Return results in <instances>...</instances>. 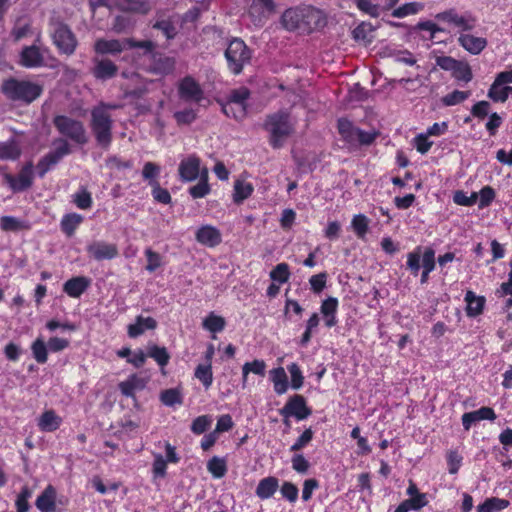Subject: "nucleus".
<instances>
[{
  "label": "nucleus",
  "mask_w": 512,
  "mask_h": 512,
  "mask_svg": "<svg viewBox=\"0 0 512 512\" xmlns=\"http://www.w3.org/2000/svg\"><path fill=\"white\" fill-rule=\"evenodd\" d=\"M198 179L199 182L189 188V194L193 199L203 198L211 191L208 183V169H204L201 177Z\"/></svg>",
  "instance_id": "nucleus-34"
},
{
  "label": "nucleus",
  "mask_w": 512,
  "mask_h": 512,
  "mask_svg": "<svg viewBox=\"0 0 512 512\" xmlns=\"http://www.w3.org/2000/svg\"><path fill=\"white\" fill-rule=\"evenodd\" d=\"M464 301L466 303V315L471 318H475L482 314L486 299L484 296L477 295L471 290H468L465 294Z\"/></svg>",
  "instance_id": "nucleus-24"
},
{
  "label": "nucleus",
  "mask_w": 512,
  "mask_h": 512,
  "mask_svg": "<svg viewBox=\"0 0 512 512\" xmlns=\"http://www.w3.org/2000/svg\"><path fill=\"white\" fill-rule=\"evenodd\" d=\"M254 191V186L251 182L245 179H237L234 182L233 201L236 204L242 203L249 198Z\"/></svg>",
  "instance_id": "nucleus-31"
},
{
  "label": "nucleus",
  "mask_w": 512,
  "mask_h": 512,
  "mask_svg": "<svg viewBox=\"0 0 512 512\" xmlns=\"http://www.w3.org/2000/svg\"><path fill=\"white\" fill-rule=\"evenodd\" d=\"M424 9V4L421 2H408L392 11V16L395 18H405L410 15H415Z\"/></svg>",
  "instance_id": "nucleus-39"
},
{
  "label": "nucleus",
  "mask_w": 512,
  "mask_h": 512,
  "mask_svg": "<svg viewBox=\"0 0 512 512\" xmlns=\"http://www.w3.org/2000/svg\"><path fill=\"white\" fill-rule=\"evenodd\" d=\"M282 414L285 416H293L298 420H303L311 414V410L307 407L303 396L294 395L284 406Z\"/></svg>",
  "instance_id": "nucleus-18"
},
{
  "label": "nucleus",
  "mask_w": 512,
  "mask_h": 512,
  "mask_svg": "<svg viewBox=\"0 0 512 512\" xmlns=\"http://www.w3.org/2000/svg\"><path fill=\"white\" fill-rule=\"evenodd\" d=\"M117 107L115 104L101 102L91 110V129L97 143L104 148H107L112 140V119L108 109H116Z\"/></svg>",
  "instance_id": "nucleus-3"
},
{
  "label": "nucleus",
  "mask_w": 512,
  "mask_h": 512,
  "mask_svg": "<svg viewBox=\"0 0 512 512\" xmlns=\"http://www.w3.org/2000/svg\"><path fill=\"white\" fill-rule=\"evenodd\" d=\"M160 400L166 406H174L182 404L183 396L179 388H171L160 393Z\"/></svg>",
  "instance_id": "nucleus-49"
},
{
  "label": "nucleus",
  "mask_w": 512,
  "mask_h": 512,
  "mask_svg": "<svg viewBox=\"0 0 512 512\" xmlns=\"http://www.w3.org/2000/svg\"><path fill=\"white\" fill-rule=\"evenodd\" d=\"M225 325V319L214 312H210L202 321V327L213 334L222 332Z\"/></svg>",
  "instance_id": "nucleus-35"
},
{
  "label": "nucleus",
  "mask_w": 512,
  "mask_h": 512,
  "mask_svg": "<svg viewBox=\"0 0 512 512\" xmlns=\"http://www.w3.org/2000/svg\"><path fill=\"white\" fill-rule=\"evenodd\" d=\"M147 356L153 358L159 366L165 367L170 359V355L165 347L152 345L148 347Z\"/></svg>",
  "instance_id": "nucleus-50"
},
{
  "label": "nucleus",
  "mask_w": 512,
  "mask_h": 512,
  "mask_svg": "<svg viewBox=\"0 0 512 512\" xmlns=\"http://www.w3.org/2000/svg\"><path fill=\"white\" fill-rule=\"evenodd\" d=\"M280 492L283 498L293 503L298 498L299 490L295 484L285 481L280 488Z\"/></svg>",
  "instance_id": "nucleus-62"
},
{
  "label": "nucleus",
  "mask_w": 512,
  "mask_h": 512,
  "mask_svg": "<svg viewBox=\"0 0 512 512\" xmlns=\"http://www.w3.org/2000/svg\"><path fill=\"white\" fill-rule=\"evenodd\" d=\"M117 70V66L109 59H94L92 73L96 79H111L116 75Z\"/></svg>",
  "instance_id": "nucleus-26"
},
{
  "label": "nucleus",
  "mask_w": 512,
  "mask_h": 512,
  "mask_svg": "<svg viewBox=\"0 0 512 512\" xmlns=\"http://www.w3.org/2000/svg\"><path fill=\"white\" fill-rule=\"evenodd\" d=\"M509 506L510 502L507 499L489 497L477 506L476 512H501Z\"/></svg>",
  "instance_id": "nucleus-32"
},
{
  "label": "nucleus",
  "mask_w": 512,
  "mask_h": 512,
  "mask_svg": "<svg viewBox=\"0 0 512 512\" xmlns=\"http://www.w3.org/2000/svg\"><path fill=\"white\" fill-rule=\"evenodd\" d=\"M509 84H512V70L497 73L488 89L487 97L494 103H505Z\"/></svg>",
  "instance_id": "nucleus-13"
},
{
  "label": "nucleus",
  "mask_w": 512,
  "mask_h": 512,
  "mask_svg": "<svg viewBox=\"0 0 512 512\" xmlns=\"http://www.w3.org/2000/svg\"><path fill=\"white\" fill-rule=\"evenodd\" d=\"M145 256L147 258V271L154 272L162 266V256L159 253L153 251L151 248H147L145 250Z\"/></svg>",
  "instance_id": "nucleus-60"
},
{
  "label": "nucleus",
  "mask_w": 512,
  "mask_h": 512,
  "mask_svg": "<svg viewBox=\"0 0 512 512\" xmlns=\"http://www.w3.org/2000/svg\"><path fill=\"white\" fill-rule=\"evenodd\" d=\"M435 19L447 24L449 27L457 28L463 32L471 31L476 26V19L470 13H459L455 9H449L436 14Z\"/></svg>",
  "instance_id": "nucleus-10"
},
{
  "label": "nucleus",
  "mask_w": 512,
  "mask_h": 512,
  "mask_svg": "<svg viewBox=\"0 0 512 512\" xmlns=\"http://www.w3.org/2000/svg\"><path fill=\"white\" fill-rule=\"evenodd\" d=\"M4 179L13 191H23L29 188L33 179V165L26 164L17 176L5 174Z\"/></svg>",
  "instance_id": "nucleus-16"
},
{
  "label": "nucleus",
  "mask_w": 512,
  "mask_h": 512,
  "mask_svg": "<svg viewBox=\"0 0 512 512\" xmlns=\"http://www.w3.org/2000/svg\"><path fill=\"white\" fill-rule=\"evenodd\" d=\"M146 380L137 375H132L125 381L119 383L121 393L127 397H133L137 391L145 388Z\"/></svg>",
  "instance_id": "nucleus-30"
},
{
  "label": "nucleus",
  "mask_w": 512,
  "mask_h": 512,
  "mask_svg": "<svg viewBox=\"0 0 512 512\" xmlns=\"http://www.w3.org/2000/svg\"><path fill=\"white\" fill-rule=\"evenodd\" d=\"M265 127L270 133L271 145L279 148L293 132L294 122L287 113L279 112L268 117Z\"/></svg>",
  "instance_id": "nucleus-4"
},
{
  "label": "nucleus",
  "mask_w": 512,
  "mask_h": 512,
  "mask_svg": "<svg viewBox=\"0 0 512 512\" xmlns=\"http://www.w3.org/2000/svg\"><path fill=\"white\" fill-rule=\"evenodd\" d=\"M54 125L60 134L72 141L78 144L87 142L86 131L82 122L68 116L59 115L54 118Z\"/></svg>",
  "instance_id": "nucleus-9"
},
{
  "label": "nucleus",
  "mask_w": 512,
  "mask_h": 512,
  "mask_svg": "<svg viewBox=\"0 0 512 512\" xmlns=\"http://www.w3.org/2000/svg\"><path fill=\"white\" fill-rule=\"evenodd\" d=\"M178 95L180 99L191 103H199L204 99L203 89L191 76H186L179 81Z\"/></svg>",
  "instance_id": "nucleus-14"
},
{
  "label": "nucleus",
  "mask_w": 512,
  "mask_h": 512,
  "mask_svg": "<svg viewBox=\"0 0 512 512\" xmlns=\"http://www.w3.org/2000/svg\"><path fill=\"white\" fill-rule=\"evenodd\" d=\"M422 255L423 251L421 246L416 247L412 252L407 254V268L415 276L418 275L420 271V261L422 262Z\"/></svg>",
  "instance_id": "nucleus-51"
},
{
  "label": "nucleus",
  "mask_w": 512,
  "mask_h": 512,
  "mask_svg": "<svg viewBox=\"0 0 512 512\" xmlns=\"http://www.w3.org/2000/svg\"><path fill=\"white\" fill-rule=\"evenodd\" d=\"M279 488V480L274 476L261 479L256 487V495L262 500L271 498Z\"/></svg>",
  "instance_id": "nucleus-29"
},
{
  "label": "nucleus",
  "mask_w": 512,
  "mask_h": 512,
  "mask_svg": "<svg viewBox=\"0 0 512 512\" xmlns=\"http://www.w3.org/2000/svg\"><path fill=\"white\" fill-rule=\"evenodd\" d=\"M413 145L421 154H426L432 147L433 142L429 140V136L424 132L415 136Z\"/></svg>",
  "instance_id": "nucleus-61"
},
{
  "label": "nucleus",
  "mask_w": 512,
  "mask_h": 512,
  "mask_svg": "<svg viewBox=\"0 0 512 512\" xmlns=\"http://www.w3.org/2000/svg\"><path fill=\"white\" fill-rule=\"evenodd\" d=\"M51 38L58 52L66 56L72 55L78 46L75 34L62 22L51 23Z\"/></svg>",
  "instance_id": "nucleus-7"
},
{
  "label": "nucleus",
  "mask_w": 512,
  "mask_h": 512,
  "mask_svg": "<svg viewBox=\"0 0 512 512\" xmlns=\"http://www.w3.org/2000/svg\"><path fill=\"white\" fill-rule=\"evenodd\" d=\"M91 280L84 276H77L67 280L63 285L64 292L72 297L79 298L90 286Z\"/></svg>",
  "instance_id": "nucleus-25"
},
{
  "label": "nucleus",
  "mask_w": 512,
  "mask_h": 512,
  "mask_svg": "<svg viewBox=\"0 0 512 512\" xmlns=\"http://www.w3.org/2000/svg\"><path fill=\"white\" fill-rule=\"evenodd\" d=\"M353 2L361 12L371 17H378L380 15L381 8L373 0H353Z\"/></svg>",
  "instance_id": "nucleus-55"
},
{
  "label": "nucleus",
  "mask_w": 512,
  "mask_h": 512,
  "mask_svg": "<svg viewBox=\"0 0 512 512\" xmlns=\"http://www.w3.org/2000/svg\"><path fill=\"white\" fill-rule=\"evenodd\" d=\"M268 377L277 395H283L289 390V381L286 370L282 366L269 370Z\"/></svg>",
  "instance_id": "nucleus-23"
},
{
  "label": "nucleus",
  "mask_w": 512,
  "mask_h": 512,
  "mask_svg": "<svg viewBox=\"0 0 512 512\" xmlns=\"http://www.w3.org/2000/svg\"><path fill=\"white\" fill-rule=\"evenodd\" d=\"M167 461L161 454H155L152 463V473L154 479L164 478L166 476Z\"/></svg>",
  "instance_id": "nucleus-59"
},
{
  "label": "nucleus",
  "mask_w": 512,
  "mask_h": 512,
  "mask_svg": "<svg viewBox=\"0 0 512 512\" xmlns=\"http://www.w3.org/2000/svg\"><path fill=\"white\" fill-rule=\"evenodd\" d=\"M287 370L291 379L289 388L293 390H299L303 386L305 380L300 366L297 363H291L287 366Z\"/></svg>",
  "instance_id": "nucleus-46"
},
{
  "label": "nucleus",
  "mask_w": 512,
  "mask_h": 512,
  "mask_svg": "<svg viewBox=\"0 0 512 512\" xmlns=\"http://www.w3.org/2000/svg\"><path fill=\"white\" fill-rule=\"evenodd\" d=\"M320 323V317L318 313L314 312L305 324V331L301 336L300 344L305 347L311 341L313 334L317 331V328Z\"/></svg>",
  "instance_id": "nucleus-40"
},
{
  "label": "nucleus",
  "mask_w": 512,
  "mask_h": 512,
  "mask_svg": "<svg viewBox=\"0 0 512 512\" xmlns=\"http://www.w3.org/2000/svg\"><path fill=\"white\" fill-rule=\"evenodd\" d=\"M212 424V417L209 415H202L195 418L191 425V431L194 434L200 435L204 433Z\"/></svg>",
  "instance_id": "nucleus-58"
},
{
  "label": "nucleus",
  "mask_w": 512,
  "mask_h": 512,
  "mask_svg": "<svg viewBox=\"0 0 512 512\" xmlns=\"http://www.w3.org/2000/svg\"><path fill=\"white\" fill-rule=\"evenodd\" d=\"M207 470L213 478L220 479L227 473V461L224 457L213 456L207 462Z\"/></svg>",
  "instance_id": "nucleus-38"
},
{
  "label": "nucleus",
  "mask_w": 512,
  "mask_h": 512,
  "mask_svg": "<svg viewBox=\"0 0 512 512\" xmlns=\"http://www.w3.org/2000/svg\"><path fill=\"white\" fill-rule=\"evenodd\" d=\"M28 227L29 226L25 221L17 219L16 217L13 216H3L0 218V228L6 232H16L23 229H27Z\"/></svg>",
  "instance_id": "nucleus-47"
},
{
  "label": "nucleus",
  "mask_w": 512,
  "mask_h": 512,
  "mask_svg": "<svg viewBox=\"0 0 512 512\" xmlns=\"http://www.w3.org/2000/svg\"><path fill=\"white\" fill-rule=\"evenodd\" d=\"M83 221V217L80 214L77 213H69L63 216L61 220V229L62 231L67 234L68 236H71L77 227L81 224Z\"/></svg>",
  "instance_id": "nucleus-44"
},
{
  "label": "nucleus",
  "mask_w": 512,
  "mask_h": 512,
  "mask_svg": "<svg viewBox=\"0 0 512 512\" xmlns=\"http://www.w3.org/2000/svg\"><path fill=\"white\" fill-rule=\"evenodd\" d=\"M40 41V35L36 39V43L30 46H25L19 55L18 63L25 68H37L42 66L54 67V64H49L47 60L56 62L52 57L49 50L45 47L39 46L37 43Z\"/></svg>",
  "instance_id": "nucleus-6"
},
{
  "label": "nucleus",
  "mask_w": 512,
  "mask_h": 512,
  "mask_svg": "<svg viewBox=\"0 0 512 512\" xmlns=\"http://www.w3.org/2000/svg\"><path fill=\"white\" fill-rule=\"evenodd\" d=\"M69 153V145L64 140L58 141L56 149L44 156L37 164V171L43 177L59 160Z\"/></svg>",
  "instance_id": "nucleus-15"
},
{
  "label": "nucleus",
  "mask_w": 512,
  "mask_h": 512,
  "mask_svg": "<svg viewBox=\"0 0 512 512\" xmlns=\"http://www.w3.org/2000/svg\"><path fill=\"white\" fill-rule=\"evenodd\" d=\"M21 150L15 140L0 142V159L15 160L20 156Z\"/></svg>",
  "instance_id": "nucleus-43"
},
{
  "label": "nucleus",
  "mask_w": 512,
  "mask_h": 512,
  "mask_svg": "<svg viewBox=\"0 0 512 512\" xmlns=\"http://www.w3.org/2000/svg\"><path fill=\"white\" fill-rule=\"evenodd\" d=\"M32 492L28 486H23L20 493L17 495L15 506L17 512H28L29 503L28 500L31 498Z\"/></svg>",
  "instance_id": "nucleus-56"
},
{
  "label": "nucleus",
  "mask_w": 512,
  "mask_h": 512,
  "mask_svg": "<svg viewBox=\"0 0 512 512\" xmlns=\"http://www.w3.org/2000/svg\"><path fill=\"white\" fill-rule=\"evenodd\" d=\"M270 278L278 284L286 283L290 278V270L287 263L277 264L270 272Z\"/></svg>",
  "instance_id": "nucleus-53"
},
{
  "label": "nucleus",
  "mask_w": 512,
  "mask_h": 512,
  "mask_svg": "<svg viewBox=\"0 0 512 512\" xmlns=\"http://www.w3.org/2000/svg\"><path fill=\"white\" fill-rule=\"evenodd\" d=\"M452 77L458 82L468 83L472 80L473 74L468 62L459 60L451 72Z\"/></svg>",
  "instance_id": "nucleus-42"
},
{
  "label": "nucleus",
  "mask_w": 512,
  "mask_h": 512,
  "mask_svg": "<svg viewBox=\"0 0 512 512\" xmlns=\"http://www.w3.org/2000/svg\"><path fill=\"white\" fill-rule=\"evenodd\" d=\"M47 346L42 338H37L31 345V351L34 359L39 364H44L48 360Z\"/></svg>",
  "instance_id": "nucleus-52"
},
{
  "label": "nucleus",
  "mask_w": 512,
  "mask_h": 512,
  "mask_svg": "<svg viewBox=\"0 0 512 512\" xmlns=\"http://www.w3.org/2000/svg\"><path fill=\"white\" fill-rule=\"evenodd\" d=\"M338 306L339 302L335 297H328L322 301L320 306V313L327 328H332L337 325Z\"/></svg>",
  "instance_id": "nucleus-21"
},
{
  "label": "nucleus",
  "mask_w": 512,
  "mask_h": 512,
  "mask_svg": "<svg viewBox=\"0 0 512 512\" xmlns=\"http://www.w3.org/2000/svg\"><path fill=\"white\" fill-rule=\"evenodd\" d=\"M225 57L230 70L234 74H239L243 66L249 62L251 55L244 41L235 38L230 41L225 51Z\"/></svg>",
  "instance_id": "nucleus-8"
},
{
  "label": "nucleus",
  "mask_w": 512,
  "mask_h": 512,
  "mask_svg": "<svg viewBox=\"0 0 512 512\" xmlns=\"http://www.w3.org/2000/svg\"><path fill=\"white\" fill-rule=\"evenodd\" d=\"M479 202H478V207L480 209H484V208H487L491 205V203L494 201L495 197H496V192L495 190L487 185V186H484L479 192Z\"/></svg>",
  "instance_id": "nucleus-57"
},
{
  "label": "nucleus",
  "mask_w": 512,
  "mask_h": 512,
  "mask_svg": "<svg viewBox=\"0 0 512 512\" xmlns=\"http://www.w3.org/2000/svg\"><path fill=\"white\" fill-rule=\"evenodd\" d=\"M57 491L53 485H47L42 493L37 497L35 506L40 512L56 511Z\"/></svg>",
  "instance_id": "nucleus-22"
},
{
  "label": "nucleus",
  "mask_w": 512,
  "mask_h": 512,
  "mask_svg": "<svg viewBox=\"0 0 512 512\" xmlns=\"http://www.w3.org/2000/svg\"><path fill=\"white\" fill-rule=\"evenodd\" d=\"M469 91L454 90L453 92L442 97L441 102L444 106L458 105L470 97Z\"/></svg>",
  "instance_id": "nucleus-54"
},
{
  "label": "nucleus",
  "mask_w": 512,
  "mask_h": 512,
  "mask_svg": "<svg viewBox=\"0 0 512 512\" xmlns=\"http://www.w3.org/2000/svg\"><path fill=\"white\" fill-rule=\"evenodd\" d=\"M200 157L195 154L183 156L178 167L179 178L183 182H192L201 177L205 166L201 165Z\"/></svg>",
  "instance_id": "nucleus-12"
},
{
  "label": "nucleus",
  "mask_w": 512,
  "mask_h": 512,
  "mask_svg": "<svg viewBox=\"0 0 512 512\" xmlns=\"http://www.w3.org/2000/svg\"><path fill=\"white\" fill-rule=\"evenodd\" d=\"M119 7L124 11L146 14L150 10L147 0H120Z\"/></svg>",
  "instance_id": "nucleus-45"
},
{
  "label": "nucleus",
  "mask_w": 512,
  "mask_h": 512,
  "mask_svg": "<svg viewBox=\"0 0 512 512\" xmlns=\"http://www.w3.org/2000/svg\"><path fill=\"white\" fill-rule=\"evenodd\" d=\"M249 13L251 15L265 16L275 11L274 0H249Z\"/></svg>",
  "instance_id": "nucleus-36"
},
{
  "label": "nucleus",
  "mask_w": 512,
  "mask_h": 512,
  "mask_svg": "<svg viewBox=\"0 0 512 512\" xmlns=\"http://www.w3.org/2000/svg\"><path fill=\"white\" fill-rule=\"evenodd\" d=\"M373 26L370 23H360L352 32L353 38L364 44H370L373 40Z\"/></svg>",
  "instance_id": "nucleus-41"
},
{
  "label": "nucleus",
  "mask_w": 512,
  "mask_h": 512,
  "mask_svg": "<svg viewBox=\"0 0 512 512\" xmlns=\"http://www.w3.org/2000/svg\"><path fill=\"white\" fill-rule=\"evenodd\" d=\"M253 373L258 376H265L266 363L261 359H254L251 362H246L242 366V386L245 387L248 379V375Z\"/></svg>",
  "instance_id": "nucleus-33"
},
{
  "label": "nucleus",
  "mask_w": 512,
  "mask_h": 512,
  "mask_svg": "<svg viewBox=\"0 0 512 512\" xmlns=\"http://www.w3.org/2000/svg\"><path fill=\"white\" fill-rule=\"evenodd\" d=\"M62 423V418L54 410L44 411L38 419V427L43 432H53Z\"/></svg>",
  "instance_id": "nucleus-28"
},
{
  "label": "nucleus",
  "mask_w": 512,
  "mask_h": 512,
  "mask_svg": "<svg viewBox=\"0 0 512 512\" xmlns=\"http://www.w3.org/2000/svg\"><path fill=\"white\" fill-rule=\"evenodd\" d=\"M458 43L464 50L472 55L480 54L487 46L486 38L475 36L468 33V31L459 35Z\"/></svg>",
  "instance_id": "nucleus-19"
},
{
  "label": "nucleus",
  "mask_w": 512,
  "mask_h": 512,
  "mask_svg": "<svg viewBox=\"0 0 512 512\" xmlns=\"http://www.w3.org/2000/svg\"><path fill=\"white\" fill-rule=\"evenodd\" d=\"M74 203L79 209H89L92 206L91 194L86 190L77 192L74 195Z\"/></svg>",
  "instance_id": "nucleus-63"
},
{
  "label": "nucleus",
  "mask_w": 512,
  "mask_h": 512,
  "mask_svg": "<svg viewBox=\"0 0 512 512\" xmlns=\"http://www.w3.org/2000/svg\"><path fill=\"white\" fill-rule=\"evenodd\" d=\"M157 326V322L152 317L138 316L134 323L129 324L127 333L130 338H136L147 330H153Z\"/></svg>",
  "instance_id": "nucleus-27"
},
{
  "label": "nucleus",
  "mask_w": 512,
  "mask_h": 512,
  "mask_svg": "<svg viewBox=\"0 0 512 512\" xmlns=\"http://www.w3.org/2000/svg\"><path fill=\"white\" fill-rule=\"evenodd\" d=\"M194 377L202 383L206 390L209 389L213 384L212 364H198L194 371Z\"/></svg>",
  "instance_id": "nucleus-37"
},
{
  "label": "nucleus",
  "mask_w": 512,
  "mask_h": 512,
  "mask_svg": "<svg viewBox=\"0 0 512 512\" xmlns=\"http://www.w3.org/2000/svg\"><path fill=\"white\" fill-rule=\"evenodd\" d=\"M90 257L97 261L111 260L118 255L116 244L105 241H94L86 248Z\"/></svg>",
  "instance_id": "nucleus-17"
},
{
  "label": "nucleus",
  "mask_w": 512,
  "mask_h": 512,
  "mask_svg": "<svg viewBox=\"0 0 512 512\" xmlns=\"http://www.w3.org/2000/svg\"><path fill=\"white\" fill-rule=\"evenodd\" d=\"M320 21V11L311 6L289 8L281 17V23L285 29L303 33H310L319 26Z\"/></svg>",
  "instance_id": "nucleus-1"
},
{
  "label": "nucleus",
  "mask_w": 512,
  "mask_h": 512,
  "mask_svg": "<svg viewBox=\"0 0 512 512\" xmlns=\"http://www.w3.org/2000/svg\"><path fill=\"white\" fill-rule=\"evenodd\" d=\"M351 227L360 239H363L369 229V219L364 214H357L352 218Z\"/></svg>",
  "instance_id": "nucleus-48"
},
{
  "label": "nucleus",
  "mask_w": 512,
  "mask_h": 512,
  "mask_svg": "<svg viewBox=\"0 0 512 512\" xmlns=\"http://www.w3.org/2000/svg\"><path fill=\"white\" fill-rule=\"evenodd\" d=\"M130 48H142L146 54H151L154 49V44L151 41L136 42L132 39H97L94 44V50L97 54L116 55L124 50Z\"/></svg>",
  "instance_id": "nucleus-5"
},
{
  "label": "nucleus",
  "mask_w": 512,
  "mask_h": 512,
  "mask_svg": "<svg viewBox=\"0 0 512 512\" xmlns=\"http://www.w3.org/2000/svg\"><path fill=\"white\" fill-rule=\"evenodd\" d=\"M490 103L488 101L482 100L476 102L471 108L472 116L478 119H484L489 115Z\"/></svg>",
  "instance_id": "nucleus-64"
},
{
  "label": "nucleus",
  "mask_w": 512,
  "mask_h": 512,
  "mask_svg": "<svg viewBox=\"0 0 512 512\" xmlns=\"http://www.w3.org/2000/svg\"><path fill=\"white\" fill-rule=\"evenodd\" d=\"M249 97V90L246 87H240L232 90L229 99L222 105L223 112L237 120H241L246 115V100Z\"/></svg>",
  "instance_id": "nucleus-11"
},
{
  "label": "nucleus",
  "mask_w": 512,
  "mask_h": 512,
  "mask_svg": "<svg viewBox=\"0 0 512 512\" xmlns=\"http://www.w3.org/2000/svg\"><path fill=\"white\" fill-rule=\"evenodd\" d=\"M196 240L207 247H215L222 241V235L218 228L212 225H203L195 234Z\"/></svg>",
  "instance_id": "nucleus-20"
},
{
  "label": "nucleus",
  "mask_w": 512,
  "mask_h": 512,
  "mask_svg": "<svg viewBox=\"0 0 512 512\" xmlns=\"http://www.w3.org/2000/svg\"><path fill=\"white\" fill-rule=\"evenodd\" d=\"M1 90L9 100L29 104L42 94L43 88L32 81L10 78L3 82Z\"/></svg>",
  "instance_id": "nucleus-2"
}]
</instances>
